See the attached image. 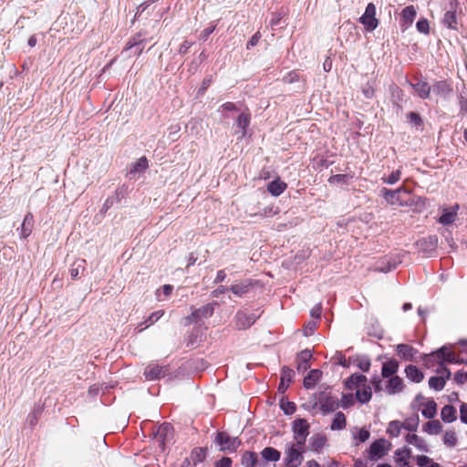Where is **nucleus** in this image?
<instances>
[{"label": "nucleus", "instance_id": "nucleus-1", "mask_svg": "<svg viewBox=\"0 0 467 467\" xmlns=\"http://www.w3.org/2000/svg\"><path fill=\"white\" fill-rule=\"evenodd\" d=\"M345 385L348 389L355 390V397L360 403H367L370 400L372 391L366 376L353 374L346 380Z\"/></svg>", "mask_w": 467, "mask_h": 467}, {"label": "nucleus", "instance_id": "nucleus-2", "mask_svg": "<svg viewBox=\"0 0 467 467\" xmlns=\"http://www.w3.org/2000/svg\"><path fill=\"white\" fill-rule=\"evenodd\" d=\"M304 446L289 442L285 447L284 462L286 467H298L301 465L304 457Z\"/></svg>", "mask_w": 467, "mask_h": 467}, {"label": "nucleus", "instance_id": "nucleus-3", "mask_svg": "<svg viewBox=\"0 0 467 467\" xmlns=\"http://www.w3.org/2000/svg\"><path fill=\"white\" fill-rule=\"evenodd\" d=\"M382 193H383V196L386 199V201L390 204H393V205L397 204L400 206H411L413 204V201L410 198L402 199L400 197L401 193H406V194L410 193V192L403 187H400L397 190H389V189L384 188L382 190Z\"/></svg>", "mask_w": 467, "mask_h": 467}, {"label": "nucleus", "instance_id": "nucleus-4", "mask_svg": "<svg viewBox=\"0 0 467 467\" xmlns=\"http://www.w3.org/2000/svg\"><path fill=\"white\" fill-rule=\"evenodd\" d=\"M309 424L305 419H297L293 421L292 431L295 443L298 446H305L306 438L309 434Z\"/></svg>", "mask_w": 467, "mask_h": 467}, {"label": "nucleus", "instance_id": "nucleus-5", "mask_svg": "<svg viewBox=\"0 0 467 467\" xmlns=\"http://www.w3.org/2000/svg\"><path fill=\"white\" fill-rule=\"evenodd\" d=\"M216 442L220 446V450L223 451H234L241 444L236 437H231L225 432L218 433Z\"/></svg>", "mask_w": 467, "mask_h": 467}, {"label": "nucleus", "instance_id": "nucleus-6", "mask_svg": "<svg viewBox=\"0 0 467 467\" xmlns=\"http://www.w3.org/2000/svg\"><path fill=\"white\" fill-rule=\"evenodd\" d=\"M359 21L368 31H373L378 26L379 21L376 18V6L374 4L369 3L367 5L365 13Z\"/></svg>", "mask_w": 467, "mask_h": 467}, {"label": "nucleus", "instance_id": "nucleus-7", "mask_svg": "<svg viewBox=\"0 0 467 467\" xmlns=\"http://www.w3.org/2000/svg\"><path fill=\"white\" fill-rule=\"evenodd\" d=\"M417 400L419 402L421 414L426 419H432L436 415L437 405L433 400L418 396Z\"/></svg>", "mask_w": 467, "mask_h": 467}, {"label": "nucleus", "instance_id": "nucleus-8", "mask_svg": "<svg viewBox=\"0 0 467 467\" xmlns=\"http://www.w3.org/2000/svg\"><path fill=\"white\" fill-rule=\"evenodd\" d=\"M172 438V427L168 424L161 425L154 436L155 442H157L160 448L163 451L166 441H171Z\"/></svg>", "mask_w": 467, "mask_h": 467}, {"label": "nucleus", "instance_id": "nucleus-9", "mask_svg": "<svg viewBox=\"0 0 467 467\" xmlns=\"http://www.w3.org/2000/svg\"><path fill=\"white\" fill-rule=\"evenodd\" d=\"M387 452L386 441H375L368 449V458L372 461H377L383 457Z\"/></svg>", "mask_w": 467, "mask_h": 467}, {"label": "nucleus", "instance_id": "nucleus-10", "mask_svg": "<svg viewBox=\"0 0 467 467\" xmlns=\"http://www.w3.org/2000/svg\"><path fill=\"white\" fill-rule=\"evenodd\" d=\"M417 16V10L413 5L406 6L401 12L400 23L404 29H407L413 23Z\"/></svg>", "mask_w": 467, "mask_h": 467}, {"label": "nucleus", "instance_id": "nucleus-11", "mask_svg": "<svg viewBox=\"0 0 467 467\" xmlns=\"http://www.w3.org/2000/svg\"><path fill=\"white\" fill-rule=\"evenodd\" d=\"M410 450L407 447H402L395 451L394 460L397 467H410L409 459L410 458Z\"/></svg>", "mask_w": 467, "mask_h": 467}, {"label": "nucleus", "instance_id": "nucleus-12", "mask_svg": "<svg viewBox=\"0 0 467 467\" xmlns=\"http://www.w3.org/2000/svg\"><path fill=\"white\" fill-rule=\"evenodd\" d=\"M438 355V362H441V364L443 362H449V363H459L460 360L457 358L454 352L447 347H442L440 349L437 350Z\"/></svg>", "mask_w": 467, "mask_h": 467}, {"label": "nucleus", "instance_id": "nucleus-13", "mask_svg": "<svg viewBox=\"0 0 467 467\" xmlns=\"http://www.w3.org/2000/svg\"><path fill=\"white\" fill-rule=\"evenodd\" d=\"M386 392L389 395H393L400 392L403 389V380L398 376L388 378V381L385 387Z\"/></svg>", "mask_w": 467, "mask_h": 467}, {"label": "nucleus", "instance_id": "nucleus-14", "mask_svg": "<svg viewBox=\"0 0 467 467\" xmlns=\"http://www.w3.org/2000/svg\"><path fill=\"white\" fill-rule=\"evenodd\" d=\"M458 205L450 208H444L439 218V223L443 225H449L457 219Z\"/></svg>", "mask_w": 467, "mask_h": 467}, {"label": "nucleus", "instance_id": "nucleus-15", "mask_svg": "<svg viewBox=\"0 0 467 467\" xmlns=\"http://www.w3.org/2000/svg\"><path fill=\"white\" fill-rule=\"evenodd\" d=\"M294 375L295 372L291 368L286 367L282 368L281 379L278 387V390L280 392L284 393L288 389L289 384L293 380Z\"/></svg>", "mask_w": 467, "mask_h": 467}, {"label": "nucleus", "instance_id": "nucleus-16", "mask_svg": "<svg viewBox=\"0 0 467 467\" xmlns=\"http://www.w3.org/2000/svg\"><path fill=\"white\" fill-rule=\"evenodd\" d=\"M256 317L254 315H246L245 313H237L236 326L239 328L245 329L254 323Z\"/></svg>", "mask_w": 467, "mask_h": 467}, {"label": "nucleus", "instance_id": "nucleus-17", "mask_svg": "<svg viewBox=\"0 0 467 467\" xmlns=\"http://www.w3.org/2000/svg\"><path fill=\"white\" fill-rule=\"evenodd\" d=\"M166 373V369L158 365H151L145 368V376L148 379L153 380L163 377Z\"/></svg>", "mask_w": 467, "mask_h": 467}, {"label": "nucleus", "instance_id": "nucleus-18", "mask_svg": "<svg viewBox=\"0 0 467 467\" xmlns=\"http://www.w3.org/2000/svg\"><path fill=\"white\" fill-rule=\"evenodd\" d=\"M327 444L325 435L317 433L310 438V449L314 451L320 452Z\"/></svg>", "mask_w": 467, "mask_h": 467}, {"label": "nucleus", "instance_id": "nucleus-19", "mask_svg": "<svg viewBox=\"0 0 467 467\" xmlns=\"http://www.w3.org/2000/svg\"><path fill=\"white\" fill-rule=\"evenodd\" d=\"M398 368L399 363L396 360H389L383 364L381 375L385 379L395 377Z\"/></svg>", "mask_w": 467, "mask_h": 467}, {"label": "nucleus", "instance_id": "nucleus-20", "mask_svg": "<svg viewBox=\"0 0 467 467\" xmlns=\"http://www.w3.org/2000/svg\"><path fill=\"white\" fill-rule=\"evenodd\" d=\"M322 372L318 369L311 370L308 375L304 379V386L306 389H313L316 384L321 379Z\"/></svg>", "mask_w": 467, "mask_h": 467}, {"label": "nucleus", "instance_id": "nucleus-21", "mask_svg": "<svg viewBox=\"0 0 467 467\" xmlns=\"http://www.w3.org/2000/svg\"><path fill=\"white\" fill-rule=\"evenodd\" d=\"M148 166L149 163L147 158L141 157L131 165L130 169V174L136 176L137 174L143 172L148 168Z\"/></svg>", "mask_w": 467, "mask_h": 467}, {"label": "nucleus", "instance_id": "nucleus-22", "mask_svg": "<svg viewBox=\"0 0 467 467\" xmlns=\"http://www.w3.org/2000/svg\"><path fill=\"white\" fill-rule=\"evenodd\" d=\"M33 228V215L32 213H27L24 220L23 223L21 225L20 229V236L23 238L28 237L32 233Z\"/></svg>", "mask_w": 467, "mask_h": 467}, {"label": "nucleus", "instance_id": "nucleus-23", "mask_svg": "<svg viewBox=\"0 0 467 467\" xmlns=\"http://www.w3.org/2000/svg\"><path fill=\"white\" fill-rule=\"evenodd\" d=\"M411 87L421 99H427L429 97L431 87L427 82L420 80L416 84H411Z\"/></svg>", "mask_w": 467, "mask_h": 467}, {"label": "nucleus", "instance_id": "nucleus-24", "mask_svg": "<svg viewBox=\"0 0 467 467\" xmlns=\"http://www.w3.org/2000/svg\"><path fill=\"white\" fill-rule=\"evenodd\" d=\"M406 376L413 382H420L424 376L423 373L415 366L410 365L405 369Z\"/></svg>", "mask_w": 467, "mask_h": 467}, {"label": "nucleus", "instance_id": "nucleus-25", "mask_svg": "<svg viewBox=\"0 0 467 467\" xmlns=\"http://www.w3.org/2000/svg\"><path fill=\"white\" fill-rule=\"evenodd\" d=\"M285 189L286 183L280 180H275L267 186L268 192L274 196L280 195Z\"/></svg>", "mask_w": 467, "mask_h": 467}, {"label": "nucleus", "instance_id": "nucleus-26", "mask_svg": "<svg viewBox=\"0 0 467 467\" xmlns=\"http://www.w3.org/2000/svg\"><path fill=\"white\" fill-rule=\"evenodd\" d=\"M213 313V306L211 304H207L192 313V319L197 320L199 318H207Z\"/></svg>", "mask_w": 467, "mask_h": 467}, {"label": "nucleus", "instance_id": "nucleus-27", "mask_svg": "<svg viewBox=\"0 0 467 467\" xmlns=\"http://www.w3.org/2000/svg\"><path fill=\"white\" fill-rule=\"evenodd\" d=\"M398 355L405 359H412L414 355L416 354V350L406 344H399L397 346Z\"/></svg>", "mask_w": 467, "mask_h": 467}, {"label": "nucleus", "instance_id": "nucleus-28", "mask_svg": "<svg viewBox=\"0 0 467 467\" xmlns=\"http://www.w3.org/2000/svg\"><path fill=\"white\" fill-rule=\"evenodd\" d=\"M261 455L265 461L270 462H278L281 457L280 451L273 447L265 448L262 451Z\"/></svg>", "mask_w": 467, "mask_h": 467}, {"label": "nucleus", "instance_id": "nucleus-29", "mask_svg": "<svg viewBox=\"0 0 467 467\" xmlns=\"http://www.w3.org/2000/svg\"><path fill=\"white\" fill-rule=\"evenodd\" d=\"M312 354L309 350L302 351L298 356V365L297 369L299 371H306L309 368L308 361L311 358Z\"/></svg>", "mask_w": 467, "mask_h": 467}, {"label": "nucleus", "instance_id": "nucleus-30", "mask_svg": "<svg viewBox=\"0 0 467 467\" xmlns=\"http://www.w3.org/2000/svg\"><path fill=\"white\" fill-rule=\"evenodd\" d=\"M406 441L410 444L414 445L422 451H428V446L422 439L416 434H408L406 436Z\"/></svg>", "mask_w": 467, "mask_h": 467}, {"label": "nucleus", "instance_id": "nucleus-31", "mask_svg": "<svg viewBox=\"0 0 467 467\" xmlns=\"http://www.w3.org/2000/svg\"><path fill=\"white\" fill-rule=\"evenodd\" d=\"M451 85L446 81H439L433 86V92L440 96H447L451 92Z\"/></svg>", "mask_w": 467, "mask_h": 467}, {"label": "nucleus", "instance_id": "nucleus-32", "mask_svg": "<svg viewBox=\"0 0 467 467\" xmlns=\"http://www.w3.org/2000/svg\"><path fill=\"white\" fill-rule=\"evenodd\" d=\"M403 423L399 420H392L389 423L387 428V433L391 437H398L400 434Z\"/></svg>", "mask_w": 467, "mask_h": 467}, {"label": "nucleus", "instance_id": "nucleus-33", "mask_svg": "<svg viewBox=\"0 0 467 467\" xmlns=\"http://www.w3.org/2000/svg\"><path fill=\"white\" fill-rule=\"evenodd\" d=\"M250 284L247 282H241L237 284H234L230 286L229 290L233 292L235 296H242L244 294L247 293L249 290Z\"/></svg>", "mask_w": 467, "mask_h": 467}, {"label": "nucleus", "instance_id": "nucleus-34", "mask_svg": "<svg viewBox=\"0 0 467 467\" xmlns=\"http://www.w3.org/2000/svg\"><path fill=\"white\" fill-rule=\"evenodd\" d=\"M423 431L429 434L434 435L438 434L441 431V424L439 420H431L428 421L423 426Z\"/></svg>", "mask_w": 467, "mask_h": 467}, {"label": "nucleus", "instance_id": "nucleus-35", "mask_svg": "<svg viewBox=\"0 0 467 467\" xmlns=\"http://www.w3.org/2000/svg\"><path fill=\"white\" fill-rule=\"evenodd\" d=\"M370 433L369 431L365 428L356 429L353 431V438L357 441L356 444L358 445V442H365L369 439Z\"/></svg>", "mask_w": 467, "mask_h": 467}, {"label": "nucleus", "instance_id": "nucleus-36", "mask_svg": "<svg viewBox=\"0 0 467 467\" xmlns=\"http://www.w3.org/2000/svg\"><path fill=\"white\" fill-rule=\"evenodd\" d=\"M337 407L338 404L337 400L331 397L326 398V400L321 403V410L325 414L335 410Z\"/></svg>", "mask_w": 467, "mask_h": 467}, {"label": "nucleus", "instance_id": "nucleus-37", "mask_svg": "<svg viewBox=\"0 0 467 467\" xmlns=\"http://www.w3.org/2000/svg\"><path fill=\"white\" fill-rule=\"evenodd\" d=\"M164 315V311L158 310L156 312H153L148 318V320L145 322V327H143V324H139L138 329L139 331L144 330L146 327H150V325L154 324L157 320H159L162 316Z\"/></svg>", "mask_w": 467, "mask_h": 467}, {"label": "nucleus", "instance_id": "nucleus-38", "mask_svg": "<svg viewBox=\"0 0 467 467\" xmlns=\"http://www.w3.org/2000/svg\"><path fill=\"white\" fill-rule=\"evenodd\" d=\"M456 411L452 406H445L442 408L441 415L444 421L452 422L456 419Z\"/></svg>", "mask_w": 467, "mask_h": 467}, {"label": "nucleus", "instance_id": "nucleus-39", "mask_svg": "<svg viewBox=\"0 0 467 467\" xmlns=\"http://www.w3.org/2000/svg\"><path fill=\"white\" fill-rule=\"evenodd\" d=\"M257 455L254 452L247 451L243 455L242 463L244 467H255Z\"/></svg>", "mask_w": 467, "mask_h": 467}, {"label": "nucleus", "instance_id": "nucleus-40", "mask_svg": "<svg viewBox=\"0 0 467 467\" xmlns=\"http://www.w3.org/2000/svg\"><path fill=\"white\" fill-rule=\"evenodd\" d=\"M173 287L171 285H164L156 291V297L158 301H163L168 298L172 293Z\"/></svg>", "mask_w": 467, "mask_h": 467}, {"label": "nucleus", "instance_id": "nucleus-41", "mask_svg": "<svg viewBox=\"0 0 467 467\" xmlns=\"http://www.w3.org/2000/svg\"><path fill=\"white\" fill-rule=\"evenodd\" d=\"M346 426V417L342 412H337L331 424L332 430H342Z\"/></svg>", "mask_w": 467, "mask_h": 467}, {"label": "nucleus", "instance_id": "nucleus-42", "mask_svg": "<svg viewBox=\"0 0 467 467\" xmlns=\"http://www.w3.org/2000/svg\"><path fill=\"white\" fill-rule=\"evenodd\" d=\"M445 385V379L443 376L431 377L429 380L430 388L435 390H441Z\"/></svg>", "mask_w": 467, "mask_h": 467}, {"label": "nucleus", "instance_id": "nucleus-43", "mask_svg": "<svg viewBox=\"0 0 467 467\" xmlns=\"http://www.w3.org/2000/svg\"><path fill=\"white\" fill-rule=\"evenodd\" d=\"M423 363L428 368H432L436 364L442 365L441 362H438L437 351H435L431 354H429V355H425L423 357Z\"/></svg>", "mask_w": 467, "mask_h": 467}, {"label": "nucleus", "instance_id": "nucleus-44", "mask_svg": "<svg viewBox=\"0 0 467 467\" xmlns=\"http://www.w3.org/2000/svg\"><path fill=\"white\" fill-rule=\"evenodd\" d=\"M400 176H401V171L399 169V170L392 171L389 176L382 177V181L387 184L392 185L400 180Z\"/></svg>", "mask_w": 467, "mask_h": 467}, {"label": "nucleus", "instance_id": "nucleus-45", "mask_svg": "<svg viewBox=\"0 0 467 467\" xmlns=\"http://www.w3.org/2000/svg\"><path fill=\"white\" fill-rule=\"evenodd\" d=\"M249 122L250 119L247 114L242 113L239 115L237 119V127L241 130L242 136H244V130L249 125Z\"/></svg>", "mask_w": 467, "mask_h": 467}, {"label": "nucleus", "instance_id": "nucleus-46", "mask_svg": "<svg viewBox=\"0 0 467 467\" xmlns=\"http://www.w3.org/2000/svg\"><path fill=\"white\" fill-rule=\"evenodd\" d=\"M205 458V451L202 448H197L192 452V460L196 462H202Z\"/></svg>", "mask_w": 467, "mask_h": 467}, {"label": "nucleus", "instance_id": "nucleus-47", "mask_svg": "<svg viewBox=\"0 0 467 467\" xmlns=\"http://www.w3.org/2000/svg\"><path fill=\"white\" fill-rule=\"evenodd\" d=\"M281 408L284 410V412L287 415L293 414L296 411V404L294 402L290 401H281Z\"/></svg>", "mask_w": 467, "mask_h": 467}, {"label": "nucleus", "instance_id": "nucleus-48", "mask_svg": "<svg viewBox=\"0 0 467 467\" xmlns=\"http://www.w3.org/2000/svg\"><path fill=\"white\" fill-rule=\"evenodd\" d=\"M416 27L419 32L423 33V34H428L429 28H430L428 20L424 19V18L420 19L416 24Z\"/></svg>", "mask_w": 467, "mask_h": 467}, {"label": "nucleus", "instance_id": "nucleus-49", "mask_svg": "<svg viewBox=\"0 0 467 467\" xmlns=\"http://www.w3.org/2000/svg\"><path fill=\"white\" fill-rule=\"evenodd\" d=\"M432 462L433 461L428 456L420 455L417 457V464L420 467H429Z\"/></svg>", "mask_w": 467, "mask_h": 467}, {"label": "nucleus", "instance_id": "nucleus-50", "mask_svg": "<svg viewBox=\"0 0 467 467\" xmlns=\"http://www.w3.org/2000/svg\"><path fill=\"white\" fill-rule=\"evenodd\" d=\"M456 436L452 431H446L443 437L444 443L449 444L451 446L456 443Z\"/></svg>", "mask_w": 467, "mask_h": 467}, {"label": "nucleus", "instance_id": "nucleus-51", "mask_svg": "<svg viewBox=\"0 0 467 467\" xmlns=\"http://www.w3.org/2000/svg\"><path fill=\"white\" fill-rule=\"evenodd\" d=\"M354 403V396L353 394H345L343 395L342 397V400H341V406L342 407H348V406H350Z\"/></svg>", "mask_w": 467, "mask_h": 467}, {"label": "nucleus", "instance_id": "nucleus-52", "mask_svg": "<svg viewBox=\"0 0 467 467\" xmlns=\"http://www.w3.org/2000/svg\"><path fill=\"white\" fill-rule=\"evenodd\" d=\"M444 21L450 27H453V24L455 22L454 14L451 12H447L444 16Z\"/></svg>", "mask_w": 467, "mask_h": 467}, {"label": "nucleus", "instance_id": "nucleus-53", "mask_svg": "<svg viewBox=\"0 0 467 467\" xmlns=\"http://www.w3.org/2000/svg\"><path fill=\"white\" fill-rule=\"evenodd\" d=\"M454 379L457 383L462 384L467 380V372L459 371L454 375Z\"/></svg>", "mask_w": 467, "mask_h": 467}, {"label": "nucleus", "instance_id": "nucleus-54", "mask_svg": "<svg viewBox=\"0 0 467 467\" xmlns=\"http://www.w3.org/2000/svg\"><path fill=\"white\" fill-rule=\"evenodd\" d=\"M316 327H317V324H316V322H309V323L306 326V327H305V329H304V334H305V336H306V337L310 336V335L314 332V330L316 329Z\"/></svg>", "mask_w": 467, "mask_h": 467}, {"label": "nucleus", "instance_id": "nucleus-55", "mask_svg": "<svg viewBox=\"0 0 467 467\" xmlns=\"http://www.w3.org/2000/svg\"><path fill=\"white\" fill-rule=\"evenodd\" d=\"M232 461L230 458L224 457L216 462V467H231Z\"/></svg>", "mask_w": 467, "mask_h": 467}, {"label": "nucleus", "instance_id": "nucleus-56", "mask_svg": "<svg viewBox=\"0 0 467 467\" xmlns=\"http://www.w3.org/2000/svg\"><path fill=\"white\" fill-rule=\"evenodd\" d=\"M461 420L467 424V404H462L460 410Z\"/></svg>", "mask_w": 467, "mask_h": 467}, {"label": "nucleus", "instance_id": "nucleus-57", "mask_svg": "<svg viewBox=\"0 0 467 467\" xmlns=\"http://www.w3.org/2000/svg\"><path fill=\"white\" fill-rule=\"evenodd\" d=\"M81 267L80 264H75L73 267L70 270V275L72 278L76 279L78 277L79 275V268Z\"/></svg>", "mask_w": 467, "mask_h": 467}, {"label": "nucleus", "instance_id": "nucleus-58", "mask_svg": "<svg viewBox=\"0 0 467 467\" xmlns=\"http://www.w3.org/2000/svg\"><path fill=\"white\" fill-rule=\"evenodd\" d=\"M438 373L440 374L439 376H443L445 380L451 376L450 370L447 368L442 367V365H441V368L438 370Z\"/></svg>", "mask_w": 467, "mask_h": 467}, {"label": "nucleus", "instance_id": "nucleus-59", "mask_svg": "<svg viewBox=\"0 0 467 467\" xmlns=\"http://www.w3.org/2000/svg\"><path fill=\"white\" fill-rule=\"evenodd\" d=\"M228 290H229V289H228L227 287L221 285V286H219L218 288H216V289L213 292V296H215V297H219V296H220V295H222V294L225 293V292H226V291H228Z\"/></svg>", "mask_w": 467, "mask_h": 467}, {"label": "nucleus", "instance_id": "nucleus-60", "mask_svg": "<svg viewBox=\"0 0 467 467\" xmlns=\"http://www.w3.org/2000/svg\"><path fill=\"white\" fill-rule=\"evenodd\" d=\"M226 278V274L223 270H220L217 275H216V277H215V280L214 282L215 283H221L223 282L224 279Z\"/></svg>", "mask_w": 467, "mask_h": 467}, {"label": "nucleus", "instance_id": "nucleus-61", "mask_svg": "<svg viewBox=\"0 0 467 467\" xmlns=\"http://www.w3.org/2000/svg\"><path fill=\"white\" fill-rule=\"evenodd\" d=\"M260 36L259 33L254 34L250 39L247 47L255 46L259 41Z\"/></svg>", "mask_w": 467, "mask_h": 467}, {"label": "nucleus", "instance_id": "nucleus-62", "mask_svg": "<svg viewBox=\"0 0 467 467\" xmlns=\"http://www.w3.org/2000/svg\"><path fill=\"white\" fill-rule=\"evenodd\" d=\"M213 31L214 26L205 28L202 33V38L205 40Z\"/></svg>", "mask_w": 467, "mask_h": 467}, {"label": "nucleus", "instance_id": "nucleus-63", "mask_svg": "<svg viewBox=\"0 0 467 467\" xmlns=\"http://www.w3.org/2000/svg\"><path fill=\"white\" fill-rule=\"evenodd\" d=\"M320 314H321V306L319 305L316 306L311 310V316L314 317L319 318L320 317Z\"/></svg>", "mask_w": 467, "mask_h": 467}, {"label": "nucleus", "instance_id": "nucleus-64", "mask_svg": "<svg viewBox=\"0 0 467 467\" xmlns=\"http://www.w3.org/2000/svg\"><path fill=\"white\" fill-rule=\"evenodd\" d=\"M358 367L360 369H362L363 371H368L369 369V367H370V363L368 360H362L360 361V363L358 364Z\"/></svg>", "mask_w": 467, "mask_h": 467}]
</instances>
